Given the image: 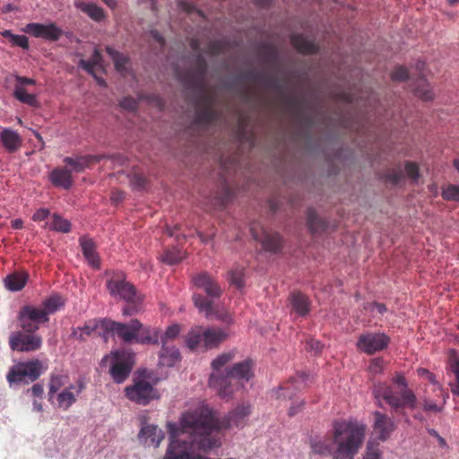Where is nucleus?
Here are the masks:
<instances>
[{
	"label": "nucleus",
	"instance_id": "f257e3e1",
	"mask_svg": "<svg viewBox=\"0 0 459 459\" xmlns=\"http://www.w3.org/2000/svg\"><path fill=\"white\" fill-rule=\"evenodd\" d=\"M251 411L250 403H245L236 406L221 419L216 417L212 408L202 402L182 413L179 425L181 432L191 436V446L206 452L221 445V438L212 435L214 431L244 428Z\"/></svg>",
	"mask_w": 459,
	"mask_h": 459
},
{
	"label": "nucleus",
	"instance_id": "f03ea898",
	"mask_svg": "<svg viewBox=\"0 0 459 459\" xmlns=\"http://www.w3.org/2000/svg\"><path fill=\"white\" fill-rule=\"evenodd\" d=\"M333 440L337 445L333 459H354L363 444L367 426L355 418L333 422Z\"/></svg>",
	"mask_w": 459,
	"mask_h": 459
},
{
	"label": "nucleus",
	"instance_id": "7ed1b4c3",
	"mask_svg": "<svg viewBox=\"0 0 459 459\" xmlns=\"http://www.w3.org/2000/svg\"><path fill=\"white\" fill-rule=\"evenodd\" d=\"M108 340L117 335L124 342H138L142 344H157L160 339V330L144 326L139 320L133 319L128 324L117 323L108 319Z\"/></svg>",
	"mask_w": 459,
	"mask_h": 459
},
{
	"label": "nucleus",
	"instance_id": "20e7f679",
	"mask_svg": "<svg viewBox=\"0 0 459 459\" xmlns=\"http://www.w3.org/2000/svg\"><path fill=\"white\" fill-rule=\"evenodd\" d=\"M254 377L253 363L247 359L234 364L230 369L227 370L225 376H217L212 373L209 377V386L216 390L221 398H230L233 390L231 379H236L241 384L247 383Z\"/></svg>",
	"mask_w": 459,
	"mask_h": 459
},
{
	"label": "nucleus",
	"instance_id": "39448f33",
	"mask_svg": "<svg viewBox=\"0 0 459 459\" xmlns=\"http://www.w3.org/2000/svg\"><path fill=\"white\" fill-rule=\"evenodd\" d=\"M48 369V363L39 359H30L15 362L6 374L10 386L29 385L36 381Z\"/></svg>",
	"mask_w": 459,
	"mask_h": 459
},
{
	"label": "nucleus",
	"instance_id": "423d86ee",
	"mask_svg": "<svg viewBox=\"0 0 459 459\" xmlns=\"http://www.w3.org/2000/svg\"><path fill=\"white\" fill-rule=\"evenodd\" d=\"M229 337V333L223 329L202 326L193 327L186 337V346L194 351L199 348L205 350L217 348Z\"/></svg>",
	"mask_w": 459,
	"mask_h": 459
},
{
	"label": "nucleus",
	"instance_id": "0eeeda50",
	"mask_svg": "<svg viewBox=\"0 0 459 459\" xmlns=\"http://www.w3.org/2000/svg\"><path fill=\"white\" fill-rule=\"evenodd\" d=\"M373 394L378 403L385 401L394 411L404 407L414 408L417 401L411 390H394L385 383L375 385Z\"/></svg>",
	"mask_w": 459,
	"mask_h": 459
},
{
	"label": "nucleus",
	"instance_id": "6e6552de",
	"mask_svg": "<svg viewBox=\"0 0 459 459\" xmlns=\"http://www.w3.org/2000/svg\"><path fill=\"white\" fill-rule=\"evenodd\" d=\"M134 353L126 351H115L105 356L100 363L103 366L109 363V374L113 380L121 384L129 377L134 365Z\"/></svg>",
	"mask_w": 459,
	"mask_h": 459
},
{
	"label": "nucleus",
	"instance_id": "1a4fd4ad",
	"mask_svg": "<svg viewBox=\"0 0 459 459\" xmlns=\"http://www.w3.org/2000/svg\"><path fill=\"white\" fill-rule=\"evenodd\" d=\"M107 288L113 297H119L126 302L142 303L143 297L138 295L135 287L126 281L123 272L113 273L107 281Z\"/></svg>",
	"mask_w": 459,
	"mask_h": 459
},
{
	"label": "nucleus",
	"instance_id": "9d476101",
	"mask_svg": "<svg viewBox=\"0 0 459 459\" xmlns=\"http://www.w3.org/2000/svg\"><path fill=\"white\" fill-rule=\"evenodd\" d=\"M49 321L39 306L26 305L19 312L18 322L21 328L26 333H35L40 325Z\"/></svg>",
	"mask_w": 459,
	"mask_h": 459
},
{
	"label": "nucleus",
	"instance_id": "9b49d317",
	"mask_svg": "<svg viewBox=\"0 0 459 459\" xmlns=\"http://www.w3.org/2000/svg\"><path fill=\"white\" fill-rule=\"evenodd\" d=\"M125 393L130 401L141 405H147L160 398L158 390L144 379L135 380L133 385L126 387Z\"/></svg>",
	"mask_w": 459,
	"mask_h": 459
},
{
	"label": "nucleus",
	"instance_id": "f8f14e48",
	"mask_svg": "<svg viewBox=\"0 0 459 459\" xmlns=\"http://www.w3.org/2000/svg\"><path fill=\"white\" fill-rule=\"evenodd\" d=\"M9 345L13 351L31 352L41 348L42 337L34 333L17 331L10 335Z\"/></svg>",
	"mask_w": 459,
	"mask_h": 459
},
{
	"label": "nucleus",
	"instance_id": "ddd939ff",
	"mask_svg": "<svg viewBox=\"0 0 459 459\" xmlns=\"http://www.w3.org/2000/svg\"><path fill=\"white\" fill-rule=\"evenodd\" d=\"M390 342V338L385 333H366L357 341V348L360 351L371 355L385 350Z\"/></svg>",
	"mask_w": 459,
	"mask_h": 459
},
{
	"label": "nucleus",
	"instance_id": "4468645a",
	"mask_svg": "<svg viewBox=\"0 0 459 459\" xmlns=\"http://www.w3.org/2000/svg\"><path fill=\"white\" fill-rule=\"evenodd\" d=\"M107 321L108 318L90 319L86 321L82 326L73 328L72 336L77 340L82 341L86 337L91 336L92 333H96L101 337L105 342H107Z\"/></svg>",
	"mask_w": 459,
	"mask_h": 459
},
{
	"label": "nucleus",
	"instance_id": "2eb2a0df",
	"mask_svg": "<svg viewBox=\"0 0 459 459\" xmlns=\"http://www.w3.org/2000/svg\"><path fill=\"white\" fill-rule=\"evenodd\" d=\"M22 30L35 38H40L48 41H57L63 35V30L54 22L47 24L39 22L28 23Z\"/></svg>",
	"mask_w": 459,
	"mask_h": 459
},
{
	"label": "nucleus",
	"instance_id": "dca6fc26",
	"mask_svg": "<svg viewBox=\"0 0 459 459\" xmlns=\"http://www.w3.org/2000/svg\"><path fill=\"white\" fill-rule=\"evenodd\" d=\"M84 388L85 385L82 379H78L74 384L65 386L54 395L56 406L65 411L68 410L76 402Z\"/></svg>",
	"mask_w": 459,
	"mask_h": 459
},
{
	"label": "nucleus",
	"instance_id": "f3484780",
	"mask_svg": "<svg viewBox=\"0 0 459 459\" xmlns=\"http://www.w3.org/2000/svg\"><path fill=\"white\" fill-rule=\"evenodd\" d=\"M373 416L372 436H375L379 441H386L395 429L394 421L378 411H374Z\"/></svg>",
	"mask_w": 459,
	"mask_h": 459
},
{
	"label": "nucleus",
	"instance_id": "a211bd4d",
	"mask_svg": "<svg viewBox=\"0 0 459 459\" xmlns=\"http://www.w3.org/2000/svg\"><path fill=\"white\" fill-rule=\"evenodd\" d=\"M195 287L203 289L210 298H219L221 289L217 281L207 273H200L193 277Z\"/></svg>",
	"mask_w": 459,
	"mask_h": 459
},
{
	"label": "nucleus",
	"instance_id": "6ab92c4d",
	"mask_svg": "<svg viewBox=\"0 0 459 459\" xmlns=\"http://www.w3.org/2000/svg\"><path fill=\"white\" fill-rule=\"evenodd\" d=\"M138 437L141 443L158 447L164 438V433L155 425H144L141 428Z\"/></svg>",
	"mask_w": 459,
	"mask_h": 459
},
{
	"label": "nucleus",
	"instance_id": "aec40b11",
	"mask_svg": "<svg viewBox=\"0 0 459 459\" xmlns=\"http://www.w3.org/2000/svg\"><path fill=\"white\" fill-rule=\"evenodd\" d=\"M79 243L82 247L83 256L87 260L88 264L94 269H100V258L96 251V245L94 241L86 236H82L80 238Z\"/></svg>",
	"mask_w": 459,
	"mask_h": 459
},
{
	"label": "nucleus",
	"instance_id": "412c9836",
	"mask_svg": "<svg viewBox=\"0 0 459 459\" xmlns=\"http://www.w3.org/2000/svg\"><path fill=\"white\" fill-rule=\"evenodd\" d=\"M49 180L53 186L65 190L70 189L74 185V179L66 168H56L49 173Z\"/></svg>",
	"mask_w": 459,
	"mask_h": 459
},
{
	"label": "nucleus",
	"instance_id": "4be33fe9",
	"mask_svg": "<svg viewBox=\"0 0 459 459\" xmlns=\"http://www.w3.org/2000/svg\"><path fill=\"white\" fill-rule=\"evenodd\" d=\"M0 141L6 151L14 152L20 149L22 138L17 131L11 128H3L0 133Z\"/></svg>",
	"mask_w": 459,
	"mask_h": 459
},
{
	"label": "nucleus",
	"instance_id": "5701e85b",
	"mask_svg": "<svg viewBox=\"0 0 459 459\" xmlns=\"http://www.w3.org/2000/svg\"><path fill=\"white\" fill-rule=\"evenodd\" d=\"M179 351L175 346H170L164 342L161 345V351L159 358V365L161 367H174L178 362L180 361Z\"/></svg>",
	"mask_w": 459,
	"mask_h": 459
},
{
	"label": "nucleus",
	"instance_id": "b1692460",
	"mask_svg": "<svg viewBox=\"0 0 459 459\" xmlns=\"http://www.w3.org/2000/svg\"><path fill=\"white\" fill-rule=\"evenodd\" d=\"M80 66L87 71L89 74H92V76L96 79L97 82L101 86H106L105 81L103 79L99 78L95 74V69L103 70L102 65V56L100 52L95 48L93 55L90 61L81 60Z\"/></svg>",
	"mask_w": 459,
	"mask_h": 459
},
{
	"label": "nucleus",
	"instance_id": "393cba45",
	"mask_svg": "<svg viewBox=\"0 0 459 459\" xmlns=\"http://www.w3.org/2000/svg\"><path fill=\"white\" fill-rule=\"evenodd\" d=\"M290 304L293 311L299 316H307L310 311V302L307 296L302 293H292L290 296Z\"/></svg>",
	"mask_w": 459,
	"mask_h": 459
},
{
	"label": "nucleus",
	"instance_id": "a878e982",
	"mask_svg": "<svg viewBox=\"0 0 459 459\" xmlns=\"http://www.w3.org/2000/svg\"><path fill=\"white\" fill-rule=\"evenodd\" d=\"M252 234L255 239H259L263 248L265 251L276 252L281 247V238L279 234H269L264 233V236L259 238L258 236L255 233V229H251Z\"/></svg>",
	"mask_w": 459,
	"mask_h": 459
},
{
	"label": "nucleus",
	"instance_id": "bb28decb",
	"mask_svg": "<svg viewBox=\"0 0 459 459\" xmlns=\"http://www.w3.org/2000/svg\"><path fill=\"white\" fill-rule=\"evenodd\" d=\"M65 306V299L58 294H53L45 299L39 305L41 310L46 313V316L55 314Z\"/></svg>",
	"mask_w": 459,
	"mask_h": 459
},
{
	"label": "nucleus",
	"instance_id": "cd10ccee",
	"mask_svg": "<svg viewBox=\"0 0 459 459\" xmlns=\"http://www.w3.org/2000/svg\"><path fill=\"white\" fill-rule=\"evenodd\" d=\"M28 281V274L24 272L13 273L4 279V286L11 291H19L24 288Z\"/></svg>",
	"mask_w": 459,
	"mask_h": 459
},
{
	"label": "nucleus",
	"instance_id": "c85d7f7f",
	"mask_svg": "<svg viewBox=\"0 0 459 459\" xmlns=\"http://www.w3.org/2000/svg\"><path fill=\"white\" fill-rule=\"evenodd\" d=\"M93 156H78L75 158L65 157L64 159V162L71 168V173L74 172H82L86 168L89 167L90 162L94 160Z\"/></svg>",
	"mask_w": 459,
	"mask_h": 459
},
{
	"label": "nucleus",
	"instance_id": "c756f323",
	"mask_svg": "<svg viewBox=\"0 0 459 459\" xmlns=\"http://www.w3.org/2000/svg\"><path fill=\"white\" fill-rule=\"evenodd\" d=\"M291 44L299 52L302 54H312L316 52L317 47L301 35H293Z\"/></svg>",
	"mask_w": 459,
	"mask_h": 459
},
{
	"label": "nucleus",
	"instance_id": "7c9ffc66",
	"mask_svg": "<svg viewBox=\"0 0 459 459\" xmlns=\"http://www.w3.org/2000/svg\"><path fill=\"white\" fill-rule=\"evenodd\" d=\"M45 228L57 232L67 233L71 230V223L66 219L54 213L51 221L46 223Z\"/></svg>",
	"mask_w": 459,
	"mask_h": 459
},
{
	"label": "nucleus",
	"instance_id": "2f4dec72",
	"mask_svg": "<svg viewBox=\"0 0 459 459\" xmlns=\"http://www.w3.org/2000/svg\"><path fill=\"white\" fill-rule=\"evenodd\" d=\"M77 6L95 22H101L105 19L104 10L93 3H80Z\"/></svg>",
	"mask_w": 459,
	"mask_h": 459
},
{
	"label": "nucleus",
	"instance_id": "473e14b6",
	"mask_svg": "<svg viewBox=\"0 0 459 459\" xmlns=\"http://www.w3.org/2000/svg\"><path fill=\"white\" fill-rule=\"evenodd\" d=\"M69 377L65 374H56L50 377L48 395L49 399H53L54 395L60 391L61 388H65L68 384Z\"/></svg>",
	"mask_w": 459,
	"mask_h": 459
},
{
	"label": "nucleus",
	"instance_id": "72a5a7b5",
	"mask_svg": "<svg viewBox=\"0 0 459 459\" xmlns=\"http://www.w3.org/2000/svg\"><path fill=\"white\" fill-rule=\"evenodd\" d=\"M310 446L314 454L326 455L332 453V445L325 437H316L311 438Z\"/></svg>",
	"mask_w": 459,
	"mask_h": 459
},
{
	"label": "nucleus",
	"instance_id": "f704fd0d",
	"mask_svg": "<svg viewBox=\"0 0 459 459\" xmlns=\"http://www.w3.org/2000/svg\"><path fill=\"white\" fill-rule=\"evenodd\" d=\"M13 96L19 101L25 103L30 107H38L39 100L35 94L28 93L24 87L22 85H16L13 91Z\"/></svg>",
	"mask_w": 459,
	"mask_h": 459
},
{
	"label": "nucleus",
	"instance_id": "c9c22d12",
	"mask_svg": "<svg viewBox=\"0 0 459 459\" xmlns=\"http://www.w3.org/2000/svg\"><path fill=\"white\" fill-rule=\"evenodd\" d=\"M13 96L19 101L25 103L30 107H38L39 100L35 94L28 93L24 87L22 85H16L13 91Z\"/></svg>",
	"mask_w": 459,
	"mask_h": 459
},
{
	"label": "nucleus",
	"instance_id": "e433bc0d",
	"mask_svg": "<svg viewBox=\"0 0 459 459\" xmlns=\"http://www.w3.org/2000/svg\"><path fill=\"white\" fill-rule=\"evenodd\" d=\"M234 351H229L220 354L212 361V373H215L217 376H225V374H222L221 370L225 365L234 359Z\"/></svg>",
	"mask_w": 459,
	"mask_h": 459
},
{
	"label": "nucleus",
	"instance_id": "4c0bfd02",
	"mask_svg": "<svg viewBox=\"0 0 459 459\" xmlns=\"http://www.w3.org/2000/svg\"><path fill=\"white\" fill-rule=\"evenodd\" d=\"M106 51L114 61L116 69L120 74H125V72L126 70V65L128 64L129 59L126 56L118 53L111 47H107Z\"/></svg>",
	"mask_w": 459,
	"mask_h": 459
},
{
	"label": "nucleus",
	"instance_id": "58836bf2",
	"mask_svg": "<svg viewBox=\"0 0 459 459\" xmlns=\"http://www.w3.org/2000/svg\"><path fill=\"white\" fill-rule=\"evenodd\" d=\"M195 306L198 308L199 312L204 313L209 318L212 315V301L199 294L193 296Z\"/></svg>",
	"mask_w": 459,
	"mask_h": 459
},
{
	"label": "nucleus",
	"instance_id": "ea45409f",
	"mask_svg": "<svg viewBox=\"0 0 459 459\" xmlns=\"http://www.w3.org/2000/svg\"><path fill=\"white\" fill-rule=\"evenodd\" d=\"M417 83V86L414 88L415 93L424 100H431L433 98V92L426 80L423 77H420Z\"/></svg>",
	"mask_w": 459,
	"mask_h": 459
},
{
	"label": "nucleus",
	"instance_id": "a19ab883",
	"mask_svg": "<svg viewBox=\"0 0 459 459\" xmlns=\"http://www.w3.org/2000/svg\"><path fill=\"white\" fill-rule=\"evenodd\" d=\"M185 254L179 249L167 250L162 255V261L169 264H175L183 260Z\"/></svg>",
	"mask_w": 459,
	"mask_h": 459
},
{
	"label": "nucleus",
	"instance_id": "79ce46f5",
	"mask_svg": "<svg viewBox=\"0 0 459 459\" xmlns=\"http://www.w3.org/2000/svg\"><path fill=\"white\" fill-rule=\"evenodd\" d=\"M181 331V327L178 324H174L169 325L164 334L160 336L161 345L164 344V342L167 344H169V342L177 338Z\"/></svg>",
	"mask_w": 459,
	"mask_h": 459
},
{
	"label": "nucleus",
	"instance_id": "37998d69",
	"mask_svg": "<svg viewBox=\"0 0 459 459\" xmlns=\"http://www.w3.org/2000/svg\"><path fill=\"white\" fill-rule=\"evenodd\" d=\"M442 197L446 201L459 202V186L447 185L442 189Z\"/></svg>",
	"mask_w": 459,
	"mask_h": 459
},
{
	"label": "nucleus",
	"instance_id": "c03bdc74",
	"mask_svg": "<svg viewBox=\"0 0 459 459\" xmlns=\"http://www.w3.org/2000/svg\"><path fill=\"white\" fill-rule=\"evenodd\" d=\"M364 459H381V453L378 448V444L372 439H369L368 442L367 452Z\"/></svg>",
	"mask_w": 459,
	"mask_h": 459
},
{
	"label": "nucleus",
	"instance_id": "a18cd8bd",
	"mask_svg": "<svg viewBox=\"0 0 459 459\" xmlns=\"http://www.w3.org/2000/svg\"><path fill=\"white\" fill-rule=\"evenodd\" d=\"M229 280L230 283L236 285L238 289L244 286L243 270H236L229 273Z\"/></svg>",
	"mask_w": 459,
	"mask_h": 459
},
{
	"label": "nucleus",
	"instance_id": "49530a36",
	"mask_svg": "<svg viewBox=\"0 0 459 459\" xmlns=\"http://www.w3.org/2000/svg\"><path fill=\"white\" fill-rule=\"evenodd\" d=\"M385 367V361L381 358H375L370 360L368 365V371L372 375L380 374Z\"/></svg>",
	"mask_w": 459,
	"mask_h": 459
},
{
	"label": "nucleus",
	"instance_id": "de8ad7c7",
	"mask_svg": "<svg viewBox=\"0 0 459 459\" xmlns=\"http://www.w3.org/2000/svg\"><path fill=\"white\" fill-rule=\"evenodd\" d=\"M405 172H406L407 177L411 178L413 181H417V179L419 178V168L416 163L406 162Z\"/></svg>",
	"mask_w": 459,
	"mask_h": 459
},
{
	"label": "nucleus",
	"instance_id": "09e8293b",
	"mask_svg": "<svg viewBox=\"0 0 459 459\" xmlns=\"http://www.w3.org/2000/svg\"><path fill=\"white\" fill-rule=\"evenodd\" d=\"M407 77L408 71L403 66L396 67L391 74V78L393 81L402 82L404 81Z\"/></svg>",
	"mask_w": 459,
	"mask_h": 459
},
{
	"label": "nucleus",
	"instance_id": "8fccbe9b",
	"mask_svg": "<svg viewBox=\"0 0 459 459\" xmlns=\"http://www.w3.org/2000/svg\"><path fill=\"white\" fill-rule=\"evenodd\" d=\"M417 375L420 377L427 379L428 381H429L431 384H433L435 385H439L436 379L435 375L432 372H430L429 370H428L427 368H418Z\"/></svg>",
	"mask_w": 459,
	"mask_h": 459
},
{
	"label": "nucleus",
	"instance_id": "3c124183",
	"mask_svg": "<svg viewBox=\"0 0 459 459\" xmlns=\"http://www.w3.org/2000/svg\"><path fill=\"white\" fill-rule=\"evenodd\" d=\"M130 183L132 186L135 189H143L146 186L145 178L138 174H135L131 178Z\"/></svg>",
	"mask_w": 459,
	"mask_h": 459
},
{
	"label": "nucleus",
	"instance_id": "603ef678",
	"mask_svg": "<svg viewBox=\"0 0 459 459\" xmlns=\"http://www.w3.org/2000/svg\"><path fill=\"white\" fill-rule=\"evenodd\" d=\"M11 43L14 46L21 47L23 49H28L30 46L28 38L23 35H15Z\"/></svg>",
	"mask_w": 459,
	"mask_h": 459
},
{
	"label": "nucleus",
	"instance_id": "864d4df0",
	"mask_svg": "<svg viewBox=\"0 0 459 459\" xmlns=\"http://www.w3.org/2000/svg\"><path fill=\"white\" fill-rule=\"evenodd\" d=\"M49 214L50 211L48 209L39 208L32 215V220L34 221H45L49 216Z\"/></svg>",
	"mask_w": 459,
	"mask_h": 459
},
{
	"label": "nucleus",
	"instance_id": "5fc2aeb1",
	"mask_svg": "<svg viewBox=\"0 0 459 459\" xmlns=\"http://www.w3.org/2000/svg\"><path fill=\"white\" fill-rule=\"evenodd\" d=\"M402 178V172L397 169H393L385 175L386 181L392 184H398Z\"/></svg>",
	"mask_w": 459,
	"mask_h": 459
},
{
	"label": "nucleus",
	"instance_id": "6e6d98bb",
	"mask_svg": "<svg viewBox=\"0 0 459 459\" xmlns=\"http://www.w3.org/2000/svg\"><path fill=\"white\" fill-rule=\"evenodd\" d=\"M120 106L127 110H134L137 108V101L133 98H124L120 102Z\"/></svg>",
	"mask_w": 459,
	"mask_h": 459
},
{
	"label": "nucleus",
	"instance_id": "4d7b16f0",
	"mask_svg": "<svg viewBox=\"0 0 459 459\" xmlns=\"http://www.w3.org/2000/svg\"><path fill=\"white\" fill-rule=\"evenodd\" d=\"M28 393H30L36 398H42L44 388L41 384H35L31 388L28 389Z\"/></svg>",
	"mask_w": 459,
	"mask_h": 459
},
{
	"label": "nucleus",
	"instance_id": "13d9d810",
	"mask_svg": "<svg viewBox=\"0 0 459 459\" xmlns=\"http://www.w3.org/2000/svg\"><path fill=\"white\" fill-rule=\"evenodd\" d=\"M393 382L397 385L398 388L399 389H402V390H404V389H409L408 388V385H407V381L405 379V377L401 375V374H397L394 379H393Z\"/></svg>",
	"mask_w": 459,
	"mask_h": 459
},
{
	"label": "nucleus",
	"instance_id": "bf43d9fd",
	"mask_svg": "<svg viewBox=\"0 0 459 459\" xmlns=\"http://www.w3.org/2000/svg\"><path fill=\"white\" fill-rule=\"evenodd\" d=\"M451 368H452V371L454 372V374L455 376L456 383H457L455 393L459 395V357L454 360Z\"/></svg>",
	"mask_w": 459,
	"mask_h": 459
},
{
	"label": "nucleus",
	"instance_id": "052dcab7",
	"mask_svg": "<svg viewBox=\"0 0 459 459\" xmlns=\"http://www.w3.org/2000/svg\"><path fill=\"white\" fill-rule=\"evenodd\" d=\"M15 78L17 82L16 85H22V87L25 85H34L36 83L35 80L24 76L17 75Z\"/></svg>",
	"mask_w": 459,
	"mask_h": 459
},
{
	"label": "nucleus",
	"instance_id": "680f3d73",
	"mask_svg": "<svg viewBox=\"0 0 459 459\" xmlns=\"http://www.w3.org/2000/svg\"><path fill=\"white\" fill-rule=\"evenodd\" d=\"M443 408L442 405H437L433 402H425L424 409L429 411H440Z\"/></svg>",
	"mask_w": 459,
	"mask_h": 459
},
{
	"label": "nucleus",
	"instance_id": "e2e57ef3",
	"mask_svg": "<svg viewBox=\"0 0 459 459\" xmlns=\"http://www.w3.org/2000/svg\"><path fill=\"white\" fill-rule=\"evenodd\" d=\"M307 344L309 345V348L316 352H320L324 348V345L316 340H310Z\"/></svg>",
	"mask_w": 459,
	"mask_h": 459
},
{
	"label": "nucleus",
	"instance_id": "0e129e2a",
	"mask_svg": "<svg viewBox=\"0 0 459 459\" xmlns=\"http://www.w3.org/2000/svg\"><path fill=\"white\" fill-rule=\"evenodd\" d=\"M316 221L317 219L312 214L310 213L308 215V221H307V224H308V227L310 229L311 231L313 232H316L318 230V228L316 227Z\"/></svg>",
	"mask_w": 459,
	"mask_h": 459
},
{
	"label": "nucleus",
	"instance_id": "69168bd1",
	"mask_svg": "<svg viewBox=\"0 0 459 459\" xmlns=\"http://www.w3.org/2000/svg\"><path fill=\"white\" fill-rule=\"evenodd\" d=\"M216 317L225 324H232V322H233L231 315L229 314L228 312H226L224 314L217 315Z\"/></svg>",
	"mask_w": 459,
	"mask_h": 459
},
{
	"label": "nucleus",
	"instance_id": "338daca9",
	"mask_svg": "<svg viewBox=\"0 0 459 459\" xmlns=\"http://www.w3.org/2000/svg\"><path fill=\"white\" fill-rule=\"evenodd\" d=\"M11 226L14 230H21L23 228V221L22 219H15L11 221Z\"/></svg>",
	"mask_w": 459,
	"mask_h": 459
},
{
	"label": "nucleus",
	"instance_id": "774afa93",
	"mask_svg": "<svg viewBox=\"0 0 459 459\" xmlns=\"http://www.w3.org/2000/svg\"><path fill=\"white\" fill-rule=\"evenodd\" d=\"M224 51V47L221 44L215 43L211 47L210 52L212 54H217L219 52Z\"/></svg>",
	"mask_w": 459,
	"mask_h": 459
}]
</instances>
